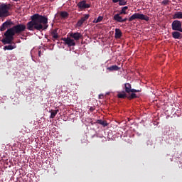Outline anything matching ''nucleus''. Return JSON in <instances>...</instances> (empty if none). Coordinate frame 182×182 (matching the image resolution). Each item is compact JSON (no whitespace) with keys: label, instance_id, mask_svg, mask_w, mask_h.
<instances>
[{"label":"nucleus","instance_id":"nucleus-7","mask_svg":"<svg viewBox=\"0 0 182 182\" xmlns=\"http://www.w3.org/2000/svg\"><path fill=\"white\" fill-rule=\"evenodd\" d=\"M77 7L80 11H83L85 9H90V4H87V1L85 0H82L81 1L77 4Z\"/></svg>","mask_w":182,"mask_h":182},{"label":"nucleus","instance_id":"nucleus-1","mask_svg":"<svg viewBox=\"0 0 182 182\" xmlns=\"http://www.w3.org/2000/svg\"><path fill=\"white\" fill-rule=\"evenodd\" d=\"M31 21L28 22L26 25L17 24L13 27L6 28L5 30L7 31L4 33L5 38L1 40V43H3L4 45L12 43L14 36L20 35L26 29L30 31H43L48 28L47 16L36 14H33V16H31Z\"/></svg>","mask_w":182,"mask_h":182},{"label":"nucleus","instance_id":"nucleus-24","mask_svg":"<svg viewBox=\"0 0 182 182\" xmlns=\"http://www.w3.org/2000/svg\"><path fill=\"white\" fill-rule=\"evenodd\" d=\"M136 98H137V96L134 93H132V94H131V95H129V97H127V99L129 100H132L136 99Z\"/></svg>","mask_w":182,"mask_h":182},{"label":"nucleus","instance_id":"nucleus-2","mask_svg":"<svg viewBox=\"0 0 182 182\" xmlns=\"http://www.w3.org/2000/svg\"><path fill=\"white\" fill-rule=\"evenodd\" d=\"M9 9H10V4H0V18H5L9 16Z\"/></svg>","mask_w":182,"mask_h":182},{"label":"nucleus","instance_id":"nucleus-13","mask_svg":"<svg viewBox=\"0 0 182 182\" xmlns=\"http://www.w3.org/2000/svg\"><path fill=\"white\" fill-rule=\"evenodd\" d=\"M173 19H182V12L176 11L173 15Z\"/></svg>","mask_w":182,"mask_h":182},{"label":"nucleus","instance_id":"nucleus-8","mask_svg":"<svg viewBox=\"0 0 182 182\" xmlns=\"http://www.w3.org/2000/svg\"><path fill=\"white\" fill-rule=\"evenodd\" d=\"M62 41L63 42H65V45L68 46V47L75 46V41H78V40L71 39L70 38H63Z\"/></svg>","mask_w":182,"mask_h":182},{"label":"nucleus","instance_id":"nucleus-9","mask_svg":"<svg viewBox=\"0 0 182 182\" xmlns=\"http://www.w3.org/2000/svg\"><path fill=\"white\" fill-rule=\"evenodd\" d=\"M90 15L89 14H84V16H82L78 21H77V27L80 28L83 23H85L87 19H89Z\"/></svg>","mask_w":182,"mask_h":182},{"label":"nucleus","instance_id":"nucleus-21","mask_svg":"<svg viewBox=\"0 0 182 182\" xmlns=\"http://www.w3.org/2000/svg\"><path fill=\"white\" fill-rule=\"evenodd\" d=\"M107 70L109 72L117 71L118 70V66H117V65H112V66H109V68H107Z\"/></svg>","mask_w":182,"mask_h":182},{"label":"nucleus","instance_id":"nucleus-22","mask_svg":"<svg viewBox=\"0 0 182 182\" xmlns=\"http://www.w3.org/2000/svg\"><path fill=\"white\" fill-rule=\"evenodd\" d=\"M14 48H15V47H14L12 45L5 46L4 47V50H12Z\"/></svg>","mask_w":182,"mask_h":182},{"label":"nucleus","instance_id":"nucleus-29","mask_svg":"<svg viewBox=\"0 0 182 182\" xmlns=\"http://www.w3.org/2000/svg\"><path fill=\"white\" fill-rule=\"evenodd\" d=\"M12 1H16V2H17V1H19V0H12Z\"/></svg>","mask_w":182,"mask_h":182},{"label":"nucleus","instance_id":"nucleus-19","mask_svg":"<svg viewBox=\"0 0 182 182\" xmlns=\"http://www.w3.org/2000/svg\"><path fill=\"white\" fill-rule=\"evenodd\" d=\"M97 124H101V126H103V127H106L108 126V123L106 122V121H104V120H101V119L97 120Z\"/></svg>","mask_w":182,"mask_h":182},{"label":"nucleus","instance_id":"nucleus-6","mask_svg":"<svg viewBox=\"0 0 182 182\" xmlns=\"http://www.w3.org/2000/svg\"><path fill=\"white\" fill-rule=\"evenodd\" d=\"M12 26H14L12 21L7 20L4 22V23H1V26H0V31L4 32L6 29L14 27Z\"/></svg>","mask_w":182,"mask_h":182},{"label":"nucleus","instance_id":"nucleus-30","mask_svg":"<svg viewBox=\"0 0 182 182\" xmlns=\"http://www.w3.org/2000/svg\"><path fill=\"white\" fill-rule=\"evenodd\" d=\"M40 54H41V52H40V51H38V57H40Z\"/></svg>","mask_w":182,"mask_h":182},{"label":"nucleus","instance_id":"nucleus-3","mask_svg":"<svg viewBox=\"0 0 182 182\" xmlns=\"http://www.w3.org/2000/svg\"><path fill=\"white\" fill-rule=\"evenodd\" d=\"M136 19H139L141 21H148L150 20L148 16H144V14H140L139 13H136L134 14H132L131 17H129V22H132V21H134Z\"/></svg>","mask_w":182,"mask_h":182},{"label":"nucleus","instance_id":"nucleus-10","mask_svg":"<svg viewBox=\"0 0 182 182\" xmlns=\"http://www.w3.org/2000/svg\"><path fill=\"white\" fill-rule=\"evenodd\" d=\"M122 14H115V16H113V21H115L117 23H124L129 21L127 18H122V16H120Z\"/></svg>","mask_w":182,"mask_h":182},{"label":"nucleus","instance_id":"nucleus-11","mask_svg":"<svg viewBox=\"0 0 182 182\" xmlns=\"http://www.w3.org/2000/svg\"><path fill=\"white\" fill-rule=\"evenodd\" d=\"M70 38H73V40L75 41H79L80 40V38H82V34H80V33L78 32H75V33H70Z\"/></svg>","mask_w":182,"mask_h":182},{"label":"nucleus","instance_id":"nucleus-4","mask_svg":"<svg viewBox=\"0 0 182 182\" xmlns=\"http://www.w3.org/2000/svg\"><path fill=\"white\" fill-rule=\"evenodd\" d=\"M171 28L174 31H178L182 33L181 21L178 20H174L172 23H171Z\"/></svg>","mask_w":182,"mask_h":182},{"label":"nucleus","instance_id":"nucleus-15","mask_svg":"<svg viewBox=\"0 0 182 182\" xmlns=\"http://www.w3.org/2000/svg\"><path fill=\"white\" fill-rule=\"evenodd\" d=\"M127 93L126 92H119V94L117 95V97H119V99H125L127 98Z\"/></svg>","mask_w":182,"mask_h":182},{"label":"nucleus","instance_id":"nucleus-18","mask_svg":"<svg viewBox=\"0 0 182 182\" xmlns=\"http://www.w3.org/2000/svg\"><path fill=\"white\" fill-rule=\"evenodd\" d=\"M59 112V109H55V110H50V119H54L55 117V114H58Z\"/></svg>","mask_w":182,"mask_h":182},{"label":"nucleus","instance_id":"nucleus-23","mask_svg":"<svg viewBox=\"0 0 182 182\" xmlns=\"http://www.w3.org/2000/svg\"><path fill=\"white\" fill-rule=\"evenodd\" d=\"M117 3H119V6H124L125 5H127V1H125V0H120L117 1Z\"/></svg>","mask_w":182,"mask_h":182},{"label":"nucleus","instance_id":"nucleus-25","mask_svg":"<svg viewBox=\"0 0 182 182\" xmlns=\"http://www.w3.org/2000/svg\"><path fill=\"white\" fill-rule=\"evenodd\" d=\"M102 21V16H98L96 20H94V21H92L94 23H98L100 22H101Z\"/></svg>","mask_w":182,"mask_h":182},{"label":"nucleus","instance_id":"nucleus-5","mask_svg":"<svg viewBox=\"0 0 182 182\" xmlns=\"http://www.w3.org/2000/svg\"><path fill=\"white\" fill-rule=\"evenodd\" d=\"M124 90L125 91H122V92H127V94L136 93L141 92L139 90H134L132 88L131 84L129 83L124 84Z\"/></svg>","mask_w":182,"mask_h":182},{"label":"nucleus","instance_id":"nucleus-12","mask_svg":"<svg viewBox=\"0 0 182 182\" xmlns=\"http://www.w3.org/2000/svg\"><path fill=\"white\" fill-rule=\"evenodd\" d=\"M172 36L173 39L181 40L182 34L180 31H173Z\"/></svg>","mask_w":182,"mask_h":182},{"label":"nucleus","instance_id":"nucleus-17","mask_svg":"<svg viewBox=\"0 0 182 182\" xmlns=\"http://www.w3.org/2000/svg\"><path fill=\"white\" fill-rule=\"evenodd\" d=\"M122 37V31H120V29L115 28V38L120 39Z\"/></svg>","mask_w":182,"mask_h":182},{"label":"nucleus","instance_id":"nucleus-14","mask_svg":"<svg viewBox=\"0 0 182 182\" xmlns=\"http://www.w3.org/2000/svg\"><path fill=\"white\" fill-rule=\"evenodd\" d=\"M58 28H55L53 30V31H50V36H53V38L54 39H58L59 38V36L58 34Z\"/></svg>","mask_w":182,"mask_h":182},{"label":"nucleus","instance_id":"nucleus-26","mask_svg":"<svg viewBox=\"0 0 182 182\" xmlns=\"http://www.w3.org/2000/svg\"><path fill=\"white\" fill-rule=\"evenodd\" d=\"M168 0H164L162 1V5H168Z\"/></svg>","mask_w":182,"mask_h":182},{"label":"nucleus","instance_id":"nucleus-27","mask_svg":"<svg viewBox=\"0 0 182 182\" xmlns=\"http://www.w3.org/2000/svg\"><path fill=\"white\" fill-rule=\"evenodd\" d=\"M94 110H95V108L92 107H90V108H89V111L90 112H94Z\"/></svg>","mask_w":182,"mask_h":182},{"label":"nucleus","instance_id":"nucleus-16","mask_svg":"<svg viewBox=\"0 0 182 182\" xmlns=\"http://www.w3.org/2000/svg\"><path fill=\"white\" fill-rule=\"evenodd\" d=\"M59 16H61V18L66 19L68 18V16H70V14H68V12L66 11H61V12H59Z\"/></svg>","mask_w":182,"mask_h":182},{"label":"nucleus","instance_id":"nucleus-28","mask_svg":"<svg viewBox=\"0 0 182 182\" xmlns=\"http://www.w3.org/2000/svg\"><path fill=\"white\" fill-rule=\"evenodd\" d=\"M119 1H121V0H112V1L113 3H117V2Z\"/></svg>","mask_w":182,"mask_h":182},{"label":"nucleus","instance_id":"nucleus-20","mask_svg":"<svg viewBox=\"0 0 182 182\" xmlns=\"http://www.w3.org/2000/svg\"><path fill=\"white\" fill-rule=\"evenodd\" d=\"M127 9H128L127 6H124V7H122V9L120 10V12L117 14L126 15V14H127V12H126L125 11H127Z\"/></svg>","mask_w":182,"mask_h":182}]
</instances>
